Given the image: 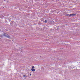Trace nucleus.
Listing matches in <instances>:
<instances>
[{"label":"nucleus","mask_w":80,"mask_h":80,"mask_svg":"<svg viewBox=\"0 0 80 80\" xmlns=\"http://www.w3.org/2000/svg\"><path fill=\"white\" fill-rule=\"evenodd\" d=\"M35 68V67H34V66H32V69H33V68Z\"/></svg>","instance_id":"0eeeda50"},{"label":"nucleus","mask_w":80,"mask_h":80,"mask_svg":"<svg viewBox=\"0 0 80 80\" xmlns=\"http://www.w3.org/2000/svg\"><path fill=\"white\" fill-rule=\"evenodd\" d=\"M23 76L24 77H27V76H25V75H24Z\"/></svg>","instance_id":"6e6552de"},{"label":"nucleus","mask_w":80,"mask_h":80,"mask_svg":"<svg viewBox=\"0 0 80 80\" xmlns=\"http://www.w3.org/2000/svg\"><path fill=\"white\" fill-rule=\"evenodd\" d=\"M44 22L45 23H47V20H45L44 21Z\"/></svg>","instance_id":"39448f33"},{"label":"nucleus","mask_w":80,"mask_h":80,"mask_svg":"<svg viewBox=\"0 0 80 80\" xmlns=\"http://www.w3.org/2000/svg\"><path fill=\"white\" fill-rule=\"evenodd\" d=\"M67 16H68V17H70V15H69V14H67Z\"/></svg>","instance_id":"423d86ee"},{"label":"nucleus","mask_w":80,"mask_h":80,"mask_svg":"<svg viewBox=\"0 0 80 80\" xmlns=\"http://www.w3.org/2000/svg\"><path fill=\"white\" fill-rule=\"evenodd\" d=\"M30 76H31L32 75V74H30Z\"/></svg>","instance_id":"9d476101"},{"label":"nucleus","mask_w":80,"mask_h":80,"mask_svg":"<svg viewBox=\"0 0 80 80\" xmlns=\"http://www.w3.org/2000/svg\"><path fill=\"white\" fill-rule=\"evenodd\" d=\"M51 22H52V23H53V21H51Z\"/></svg>","instance_id":"1a4fd4ad"},{"label":"nucleus","mask_w":80,"mask_h":80,"mask_svg":"<svg viewBox=\"0 0 80 80\" xmlns=\"http://www.w3.org/2000/svg\"><path fill=\"white\" fill-rule=\"evenodd\" d=\"M76 14H70L69 15V16H74L75 15H76Z\"/></svg>","instance_id":"7ed1b4c3"},{"label":"nucleus","mask_w":80,"mask_h":80,"mask_svg":"<svg viewBox=\"0 0 80 80\" xmlns=\"http://www.w3.org/2000/svg\"><path fill=\"white\" fill-rule=\"evenodd\" d=\"M16 24V22H15L14 21H12L10 23V25H11V26H14Z\"/></svg>","instance_id":"f03ea898"},{"label":"nucleus","mask_w":80,"mask_h":80,"mask_svg":"<svg viewBox=\"0 0 80 80\" xmlns=\"http://www.w3.org/2000/svg\"><path fill=\"white\" fill-rule=\"evenodd\" d=\"M31 70L32 71V72H35V69H31Z\"/></svg>","instance_id":"20e7f679"},{"label":"nucleus","mask_w":80,"mask_h":80,"mask_svg":"<svg viewBox=\"0 0 80 80\" xmlns=\"http://www.w3.org/2000/svg\"><path fill=\"white\" fill-rule=\"evenodd\" d=\"M3 37H6L7 38H9L10 37V36L8 35V34L5 33L0 35V37H1V38H3Z\"/></svg>","instance_id":"f257e3e1"}]
</instances>
